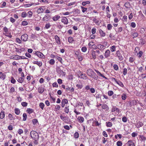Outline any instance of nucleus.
<instances>
[{
	"mask_svg": "<svg viewBox=\"0 0 146 146\" xmlns=\"http://www.w3.org/2000/svg\"><path fill=\"white\" fill-rule=\"evenodd\" d=\"M30 135L31 137L33 139H38L39 136L37 132L35 131H33L30 132Z\"/></svg>",
	"mask_w": 146,
	"mask_h": 146,
	"instance_id": "f257e3e1",
	"label": "nucleus"
},
{
	"mask_svg": "<svg viewBox=\"0 0 146 146\" xmlns=\"http://www.w3.org/2000/svg\"><path fill=\"white\" fill-rule=\"evenodd\" d=\"M34 53L36 55L40 58H44V55L41 52L39 51H35Z\"/></svg>",
	"mask_w": 146,
	"mask_h": 146,
	"instance_id": "f03ea898",
	"label": "nucleus"
},
{
	"mask_svg": "<svg viewBox=\"0 0 146 146\" xmlns=\"http://www.w3.org/2000/svg\"><path fill=\"white\" fill-rule=\"evenodd\" d=\"M61 22L65 25H67L68 23L67 18L66 17H62Z\"/></svg>",
	"mask_w": 146,
	"mask_h": 146,
	"instance_id": "7ed1b4c3",
	"label": "nucleus"
},
{
	"mask_svg": "<svg viewBox=\"0 0 146 146\" xmlns=\"http://www.w3.org/2000/svg\"><path fill=\"white\" fill-rule=\"evenodd\" d=\"M28 35L26 34H25L21 36V39L22 40L24 41H27L28 39Z\"/></svg>",
	"mask_w": 146,
	"mask_h": 146,
	"instance_id": "20e7f679",
	"label": "nucleus"
},
{
	"mask_svg": "<svg viewBox=\"0 0 146 146\" xmlns=\"http://www.w3.org/2000/svg\"><path fill=\"white\" fill-rule=\"evenodd\" d=\"M116 56L121 61L123 60V56H122L121 55V53L119 50L116 51Z\"/></svg>",
	"mask_w": 146,
	"mask_h": 146,
	"instance_id": "39448f33",
	"label": "nucleus"
},
{
	"mask_svg": "<svg viewBox=\"0 0 146 146\" xmlns=\"http://www.w3.org/2000/svg\"><path fill=\"white\" fill-rule=\"evenodd\" d=\"M94 73V72L90 69L88 70L87 71V74L90 76H91Z\"/></svg>",
	"mask_w": 146,
	"mask_h": 146,
	"instance_id": "423d86ee",
	"label": "nucleus"
},
{
	"mask_svg": "<svg viewBox=\"0 0 146 146\" xmlns=\"http://www.w3.org/2000/svg\"><path fill=\"white\" fill-rule=\"evenodd\" d=\"M68 103V100L66 99H64L61 102V106L63 108L65 106L66 104H67Z\"/></svg>",
	"mask_w": 146,
	"mask_h": 146,
	"instance_id": "0eeeda50",
	"label": "nucleus"
},
{
	"mask_svg": "<svg viewBox=\"0 0 146 146\" xmlns=\"http://www.w3.org/2000/svg\"><path fill=\"white\" fill-rule=\"evenodd\" d=\"M66 91L70 92H73L74 90V89L72 87L71 88L70 87L67 86H66Z\"/></svg>",
	"mask_w": 146,
	"mask_h": 146,
	"instance_id": "6e6552de",
	"label": "nucleus"
},
{
	"mask_svg": "<svg viewBox=\"0 0 146 146\" xmlns=\"http://www.w3.org/2000/svg\"><path fill=\"white\" fill-rule=\"evenodd\" d=\"M110 51L109 50H107L104 53V56L105 58H107L110 56Z\"/></svg>",
	"mask_w": 146,
	"mask_h": 146,
	"instance_id": "1a4fd4ad",
	"label": "nucleus"
},
{
	"mask_svg": "<svg viewBox=\"0 0 146 146\" xmlns=\"http://www.w3.org/2000/svg\"><path fill=\"white\" fill-rule=\"evenodd\" d=\"M33 63L34 64H36L39 66H41L42 65V63L41 61H34L33 62Z\"/></svg>",
	"mask_w": 146,
	"mask_h": 146,
	"instance_id": "9d476101",
	"label": "nucleus"
},
{
	"mask_svg": "<svg viewBox=\"0 0 146 146\" xmlns=\"http://www.w3.org/2000/svg\"><path fill=\"white\" fill-rule=\"evenodd\" d=\"M54 38L56 42L58 44H60V42L59 37L57 35H56L54 36Z\"/></svg>",
	"mask_w": 146,
	"mask_h": 146,
	"instance_id": "9b49d317",
	"label": "nucleus"
},
{
	"mask_svg": "<svg viewBox=\"0 0 146 146\" xmlns=\"http://www.w3.org/2000/svg\"><path fill=\"white\" fill-rule=\"evenodd\" d=\"M97 48L100 50H103L105 48V46L101 44H98L97 46Z\"/></svg>",
	"mask_w": 146,
	"mask_h": 146,
	"instance_id": "f8f14e48",
	"label": "nucleus"
},
{
	"mask_svg": "<svg viewBox=\"0 0 146 146\" xmlns=\"http://www.w3.org/2000/svg\"><path fill=\"white\" fill-rule=\"evenodd\" d=\"M60 18V16L58 15H56L52 17V19L54 21H56L58 20Z\"/></svg>",
	"mask_w": 146,
	"mask_h": 146,
	"instance_id": "ddd939ff",
	"label": "nucleus"
},
{
	"mask_svg": "<svg viewBox=\"0 0 146 146\" xmlns=\"http://www.w3.org/2000/svg\"><path fill=\"white\" fill-rule=\"evenodd\" d=\"M57 71L58 73L61 75H64V76L66 74L65 72H63L62 70L60 69H59Z\"/></svg>",
	"mask_w": 146,
	"mask_h": 146,
	"instance_id": "4468645a",
	"label": "nucleus"
},
{
	"mask_svg": "<svg viewBox=\"0 0 146 146\" xmlns=\"http://www.w3.org/2000/svg\"><path fill=\"white\" fill-rule=\"evenodd\" d=\"M143 125V123L141 122L138 121L136 125V126L137 128H139L142 126Z\"/></svg>",
	"mask_w": 146,
	"mask_h": 146,
	"instance_id": "2eb2a0df",
	"label": "nucleus"
},
{
	"mask_svg": "<svg viewBox=\"0 0 146 146\" xmlns=\"http://www.w3.org/2000/svg\"><path fill=\"white\" fill-rule=\"evenodd\" d=\"M5 116V112L3 111H2L0 113V118L1 119H3Z\"/></svg>",
	"mask_w": 146,
	"mask_h": 146,
	"instance_id": "dca6fc26",
	"label": "nucleus"
},
{
	"mask_svg": "<svg viewBox=\"0 0 146 146\" xmlns=\"http://www.w3.org/2000/svg\"><path fill=\"white\" fill-rule=\"evenodd\" d=\"M44 91V88L42 87H40L38 89V92L40 93H42Z\"/></svg>",
	"mask_w": 146,
	"mask_h": 146,
	"instance_id": "f3484780",
	"label": "nucleus"
},
{
	"mask_svg": "<svg viewBox=\"0 0 146 146\" xmlns=\"http://www.w3.org/2000/svg\"><path fill=\"white\" fill-rule=\"evenodd\" d=\"M127 143L129 146H135L134 143L132 141H129Z\"/></svg>",
	"mask_w": 146,
	"mask_h": 146,
	"instance_id": "a211bd4d",
	"label": "nucleus"
},
{
	"mask_svg": "<svg viewBox=\"0 0 146 146\" xmlns=\"http://www.w3.org/2000/svg\"><path fill=\"white\" fill-rule=\"evenodd\" d=\"M99 33H100V36H101L104 37V36L105 35V33L101 29L99 30Z\"/></svg>",
	"mask_w": 146,
	"mask_h": 146,
	"instance_id": "6ab92c4d",
	"label": "nucleus"
},
{
	"mask_svg": "<svg viewBox=\"0 0 146 146\" xmlns=\"http://www.w3.org/2000/svg\"><path fill=\"white\" fill-rule=\"evenodd\" d=\"M5 76L4 74L0 72V78L4 79L5 78Z\"/></svg>",
	"mask_w": 146,
	"mask_h": 146,
	"instance_id": "aec40b11",
	"label": "nucleus"
},
{
	"mask_svg": "<svg viewBox=\"0 0 146 146\" xmlns=\"http://www.w3.org/2000/svg\"><path fill=\"white\" fill-rule=\"evenodd\" d=\"M111 111L113 112L116 111V112L119 113V110L116 108H113L111 110Z\"/></svg>",
	"mask_w": 146,
	"mask_h": 146,
	"instance_id": "412c9836",
	"label": "nucleus"
},
{
	"mask_svg": "<svg viewBox=\"0 0 146 146\" xmlns=\"http://www.w3.org/2000/svg\"><path fill=\"white\" fill-rule=\"evenodd\" d=\"M27 111L29 114H30L34 112V110L32 109L27 108Z\"/></svg>",
	"mask_w": 146,
	"mask_h": 146,
	"instance_id": "4be33fe9",
	"label": "nucleus"
},
{
	"mask_svg": "<svg viewBox=\"0 0 146 146\" xmlns=\"http://www.w3.org/2000/svg\"><path fill=\"white\" fill-rule=\"evenodd\" d=\"M68 41L70 43H72L74 41L73 37H69L68 38Z\"/></svg>",
	"mask_w": 146,
	"mask_h": 146,
	"instance_id": "5701e85b",
	"label": "nucleus"
},
{
	"mask_svg": "<svg viewBox=\"0 0 146 146\" xmlns=\"http://www.w3.org/2000/svg\"><path fill=\"white\" fill-rule=\"evenodd\" d=\"M92 78H93L94 79L97 80L98 79V77L96 74L94 73L91 76Z\"/></svg>",
	"mask_w": 146,
	"mask_h": 146,
	"instance_id": "b1692460",
	"label": "nucleus"
},
{
	"mask_svg": "<svg viewBox=\"0 0 146 146\" xmlns=\"http://www.w3.org/2000/svg\"><path fill=\"white\" fill-rule=\"evenodd\" d=\"M43 9L42 8L40 7L37 10V12L39 14L43 13Z\"/></svg>",
	"mask_w": 146,
	"mask_h": 146,
	"instance_id": "393cba45",
	"label": "nucleus"
},
{
	"mask_svg": "<svg viewBox=\"0 0 146 146\" xmlns=\"http://www.w3.org/2000/svg\"><path fill=\"white\" fill-rule=\"evenodd\" d=\"M146 43V41L145 40L141 39H140L139 43L140 44H141V45H143L145 44Z\"/></svg>",
	"mask_w": 146,
	"mask_h": 146,
	"instance_id": "a878e982",
	"label": "nucleus"
},
{
	"mask_svg": "<svg viewBox=\"0 0 146 146\" xmlns=\"http://www.w3.org/2000/svg\"><path fill=\"white\" fill-rule=\"evenodd\" d=\"M78 119L80 123H82L84 121V118L82 117H78Z\"/></svg>",
	"mask_w": 146,
	"mask_h": 146,
	"instance_id": "bb28decb",
	"label": "nucleus"
},
{
	"mask_svg": "<svg viewBox=\"0 0 146 146\" xmlns=\"http://www.w3.org/2000/svg\"><path fill=\"white\" fill-rule=\"evenodd\" d=\"M24 80V78L22 77H20L17 80V81L19 83H22L23 82Z\"/></svg>",
	"mask_w": 146,
	"mask_h": 146,
	"instance_id": "cd10ccee",
	"label": "nucleus"
},
{
	"mask_svg": "<svg viewBox=\"0 0 146 146\" xmlns=\"http://www.w3.org/2000/svg\"><path fill=\"white\" fill-rule=\"evenodd\" d=\"M116 83L121 87H123L124 86L123 84L120 81H117Z\"/></svg>",
	"mask_w": 146,
	"mask_h": 146,
	"instance_id": "c85d7f7f",
	"label": "nucleus"
},
{
	"mask_svg": "<svg viewBox=\"0 0 146 146\" xmlns=\"http://www.w3.org/2000/svg\"><path fill=\"white\" fill-rule=\"evenodd\" d=\"M15 113L17 115H19L20 113V110L18 108H15Z\"/></svg>",
	"mask_w": 146,
	"mask_h": 146,
	"instance_id": "c756f323",
	"label": "nucleus"
},
{
	"mask_svg": "<svg viewBox=\"0 0 146 146\" xmlns=\"http://www.w3.org/2000/svg\"><path fill=\"white\" fill-rule=\"evenodd\" d=\"M106 126L108 127H111L112 125V124L110 122H106Z\"/></svg>",
	"mask_w": 146,
	"mask_h": 146,
	"instance_id": "7c9ffc66",
	"label": "nucleus"
},
{
	"mask_svg": "<svg viewBox=\"0 0 146 146\" xmlns=\"http://www.w3.org/2000/svg\"><path fill=\"white\" fill-rule=\"evenodd\" d=\"M23 121H25L26 120L27 117V115L26 113H23Z\"/></svg>",
	"mask_w": 146,
	"mask_h": 146,
	"instance_id": "2f4dec72",
	"label": "nucleus"
},
{
	"mask_svg": "<svg viewBox=\"0 0 146 146\" xmlns=\"http://www.w3.org/2000/svg\"><path fill=\"white\" fill-rule=\"evenodd\" d=\"M55 62V61L54 59H51L49 60V63L51 65H53L54 64Z\"/></svg>",
	"mask_w": 146,
	"mask_h": 146,
	"instance_id": "473e14b6",
	"label": "nucleus"
},
{
	"mask_svg": "<svg viewBox=\"0 0 146 146\" xmlns=\"http://www.w3.org/2000/svg\"><path fill=\"white\" fill-rule=\"evenodd\" d=\"M81 7L82 9V12L84 13L85 11H86L88 9L87 8H85L83 6H81Z\"/></svg>",
	"mask_w": 146,
	"mask_h": 146,
	"instance_id": "72a5a7b5",
	"label": "nucleus"
},
{
	"mask_svg": "<svg viewBox=\"0 0 146 146\" xmlns=\"http://www.w3.org/2000/svg\"><path fill=\"white\" fill-rule=\"evenodd\" d=\"M121 98L123 100H125L127 96L125 94H123L121 96Z\"/></svg>",
	"mask_w": 146,
	"mask_h": 146,
	"instance_id": "f704fd0d",
	"label": "nucleus"
},
{
	"mask_svg": "<svg viewBox=\"0 0 146 146\" xmlns=\"http://www.w3.org/2000/svg\"><path fill=\"white\" fill-rule=\"evenodd\" d=\"M44 105L43 103H40L39 104V107L42 110H43L44 107Z\"/></svg>",
	"mask_w": 146,
	"mask_h": 146,
	"instance_id": "c9c22d12",
	"label": "nucleus"
},
{
	"mask_svg": "<svg viewBox=\"0 0 146 146\" xmlns=\"http://www.w3.org/2000/svg\"><path fill=\"white\" fill-rule=\"evenodd\" d=\"M42 20L43 21H47L48 20V17L46 15H45L44 17L43 18Z\"/></svg>",
	"mask_w": 146,
	"mask_h": 146,
	"instance_id": "e433bc0d",
	"label": "nucleus"
},
{
	"mask_svg": "<svg viewBox=\"0 0 146 146\" xmlns=\"http://www.w3.org/2000/svg\"><path fill=\"white\" fill-rule=\"evenodd\" d=\"M116 46H113L111 47L110 50L112 52H114L115 50Z\"/></svg>",
	"mask_w": 146,
	"mask_h": 146,
	"instance_id": "4c0bfd02",
	"label": "nucleus"
},
{
	"mask_svg": "<svg viewBox=\"0 0 146 146\" xmlns=\"http://www.w3.org/2000/svg\"><path fill=\"white\" fill-rule=\"evenodd\" d=\"M90 3V2L89 1H86L85 2H83L82 3V5L83 6H85L86 4H89Z\"/></svg>",
	"mask_w": 146,
	"mask_h": 146,
	"instance_id": "58836bf2",
	"label": "nucleus"
},
{
	"mask_svg": "<svg viewBox=\"0 0 146 146\" xmlns=\"http://www.w3.org/2000/svg\"><path fill=\"white\" fill-rule=\"evenodd\" d=\"M14 60H19L20 59V56L18 55H13Z\"/></svg>",
	"mask_w": 146,
	"mask_h": 146,
	"instance_id": "ea45409f",
	"label": "nucleus"
},
{
	"mask_svg": "<svg viewBox=\"0 0 146 146\" xmlns=\"http://www.w3.org/2000/svg\"><path fill=\"white\" fill-rule=\"evenodd\" d=\"M27 15V14L25 12H23L21 13V17L23 18L25 17Z\"/></svg>",
	"mask_w": 146,
	"mask_h": 146,
	"instance_id": "a19ab883",
	"label": "nucleus"
},
{
	"mask_svg": "<svg viewBox=\"0 0 146 146\" xmlns=\"http://www.w3.org/2000/svg\"><path fill=\"white\" fill-rule=\"evenodd\" d=\"M141 139L142 141H145L146 139V137L143 135H141L140 136Z\"/></svg>",
	"mask_w": 146,
	"mask_h": 146,
	"instance_id": "79ce46f5",
	"label": "nucleus"
},
{
	"mask_svg": "<svg viewBox=\"0 0 146 146\" xmlns=\"http://www.w3.org/2000/svg\"><path fill=\"white\" fill-rule=\"evenodd\" d=\"M8 117L10 120H12L14 119V118L13 117L11 113H9V114Z\"/></svg>",
	"mask_w": 146,
	"mask_h": 146,
	"instance_id": "37998d69",
	"label": "nucleus"
},
{
	"mask_svg": "<svg viewBox=\"0 0 146 146\" xmlns=\"http://www.w3.org/2000/svg\"><path fill=\"white\" fill-rule=\"evenodd\" d=\"M21 104L23 107H26L27 106V103L25 102H23L21 103Z\"/></svg>",
	"mask_w": 146,
	"mask_h": 146,
	"instance_id": "c03bdc74",
	"label": "nucleus"
},
{
	"mask_svg": "<svg viewBox=\"0 0 146 146\" xmlns=\"http://www.w3.org/2000/svg\"><path fill=\"white\" fill-rule=\"evenodd\" d=\"M127 69L126 68H124L123 69V74L124 75H126L127 74Z\"/></svg>",
	"mask_w": 146,
	"mask_h": 146,
	"instance_id": "a18cd8bd",
	"label": "nucleus"
},
{
	"mask_svg": "<svg viewBox=\"0 0 146 146\" xmlns=\"http://www.w3.org/2000/svg\"><path fill=\"white\" fill-rule=\"evenodd\" d=\"M68 107H66L64 108V112L66 113H68L69 111V109L68 108Z\"/></svg>",
	"mask_w": 146,
	"mask_h": 146,
	"instance_id": "49530a36",
	"label": "nucleus"
},
{
	"mask_svg": "<svg viewBox=\"0 0 146 146\" xmlns=\"http://www.w3.org/2000/svg\"><path fill=\"white\" fill-rule=\"evenodd\" d=\"M79 136V133L77 132H76L74 134V137L76 138H78Z\"/></svg>",
	"mask_w": 146,
	"mask_h": 146,
	"instance_id": "de8ad7c7",
	"label": "nucleus"
},
{
	"mask_svg": "<svg viewBox=\"0 0 146 146\" xmlns=\"http://www.w3.org/2000/svg\"><path fill=\"white\" fill-rule=\"evenodd\" d=\"M107 27L108 30H110L112 27V26L110 24H108L107 25Z\"/></svg>",
	"mask_w": 146,
	"mask_h": 146,
	"instance_id": "09e8293b",
	"label": "nucleus"
},
{
	"mask_svg": "<svg viewBox=\"0 0 146 146\" xmlns=\"http://www.w3.org/2000/svg\"><path fill=\"white\" fill-rule=\"evenodd\" d=\"M87 48L85 46H84L82 47L81 48V50L82 52H85L87 50Z\"/></svg>",
	"mask_w": 146,
	"mask_h": 146,
	"instance_id": "8fccbe9b",
	"label": "nucleus"
},
{
	"mask_svg": "<svg viewBox=\"0 0 146 146\" xmlns=\"http://www.w3.org/2000/svg\"><path fill=\"white\" fill-rule=\"evenodd\" d=\"M22 25L23 26L26 25H28V22L26 21H23L22 23Z\"/></svg>",
	"mask_w": 146,
	"mask_h": 146,
	"instance_id": "3c124183",
	"label": "nucleus"
},
{
	"mask_svg": "<svg viewBox=\"0 0 146 146\" xmlns=\"http://www.w3.org/2000/svg\"><path fill=\"white\" fill-rule=\"evenodd\" d=\"M117 146H121L122 143L121 141H118L117 143Z\"/></svg>",
	"mask_w": 146,
	"mask_h": 146,
	"instance_id": "603ef678",
	"label": "nucleus"
},
{
	"mask_svg": "<svg viewBox=\"0 0 146 146\" xmlns=\"http://www.w3.org/2000/svg\"><path fill=\"white\" fill-rule=\"evenodd\" d=\"M113 92L112 91H109L108 92V94L109 96H111L113 95Z\"/></svg>",
	"mask_w": 146,
	"mask_h": 146,
	"instance_id": "864d4df0",
	"label": "nucleus"
},
{
	"mask_svg": "<svg viewBox=\"0 0 146 146\" xmlns=\"http://www.w3.org/2000/svg\"><path fill=\"white\" fill-rule=\"evenodd\" d=\"M23 131L22 129H19L18 131V133L20 135L22 133H23Z\"/></svg>",
	"mask_w": 146,
	"mask_h": 146,
	"instance_id": "5fc2aeb1",
	"label": "nucleus"
},
{
	"mask_svg": "<svg viewBox=\"0 0 146 146\" xmlns=\"http://www.w3.org/2000/svg\"><path fill=\"white\" fill-rule=\"evenodd\" d=\"M113 68L115 70H117L118 69V66L117 65L115 64L113 65Z\"/></svg>",
	"mask_w": 146,
	"mask_h": 146,
	"instance_id": "6e6d98bb",
	"label": "nucleus"
},
{
	"mask_svg": "<svg viewBox=\"0 0 146 146\" xmlns=\"http://www.w3.org/2000/svg\"><path fill=\"white\" fill-rule=\"evenodd\" d=\"M143 54V52L141 51H140L139 53H138V57L139 58L141 57Z\"/></svg>",
	"mask_w": 146,
	"mask_h": 146,
	"instance_id": "4d7b16f0",
	"label": "nucleus"
},
{
	"mask_svg": "<svg viewBox=\"0 0 146 146\" xmlns=\"http://www.w3.org/2000/svg\"><path fill=\"white\" fill-rule=\"evenodd\" d=\"M138 34L137 33H134L133 34V38H134L135 37H136L138 36Z\"/></svg>",
	"mask_w": 146,
	"mask_h": 146,
	"instance_id": "13d9d810",
	"label": "nucleus"
},
{
	"mask_svg": "<svg viewBox=\"0 0 146 146\" xmlns=\"http://www.w3.org/2000/svg\"><path fill=\"white\" fill-rule=\"evenodd\" d=\"M11 82L13 84H15L16 82V80L13 77L11 78Z\"/></svg>",
	"mask_w": 146,
	"mask_h": 146,
	"instance_id": "bf43d9fd",
	"label": "nucleus"
},
{
	"mask_svg": "<svg viewBox=\"0 0 146 146\" xmlns=\"http://www.w3.org/2000/svg\"><path fill=\"white\" fill-rule=\"evenodd\" d=\"M50 25L49 23H48L46 25L45 28L46 29H48L50 27Z\"/></svg>",
	"mask_w": 146,
	"mask_h": 146,
	"instance_id": "052dcab7",
	"label": "nucleus"
},
{
	"mask_svg": "<svg viewBox=\"0 0 146 146\" xmlns=\"http://www.w3.org/2000/svg\"><path fill=\"white\" fill-rule=\"evenodd\" d=\"M52 86L53 87H58V85L56 82H54L52 84Z\"/></svg>",
	"mask_w": 146,
	"mask_h": 146,
	"instance_id": "680f3d73",
	"label": "nucleus"
},
{
	"mask_svg": "<svg viewBox=\"0 0 146 146\" xmlns=\"http://www.w3.org/2000/svg\"><path fill=\"white\" fill-rule=\"evenodd\" d=\"M60 118L63 121H64L66 119V117L63 116L62 115L60 116Z\"/></svg>",
	"mask_w": 146,
	"mask_h": 146,
	"instance_id": "e2e57ef3",
	"label": "nucleus"
},
{
	"mask_svg": "<svg viewBox=\"0 0 146 146\" xmlns=\"http://www.w3.org/2000/svg\"><path fill=\"white\" fill-rule=\"evenodd\" d=\"M95 52L94 51L92 52V56L93 58L95 59L96 58V55L95 54Z\"/></svg>",
	"mask_w": 146,
	"mask_h": 146,
	"instance_id": "0e129e2a",
	"label": "nucleus"
},
{
	"mask_svg": "<svg viewBox=\"0 0 146 146\" xmlns=\"http://www.w3.org/2000/svg\"><path fill=\"white\" fill-rule=\"evenodd\" d=\"M16 41L19 44L21 43L22 42L21 40L18 38H16Z\"/></svg>",
	"mask_w": 146,
	"mask_h": 146,
	"instance_id": "69168bd1",
	"label": "nucleus"
},
{
	"mask_svg": "<svg viewBox=\"0 0 146 146\" xmlns=\"http://www.w3.org/2000/svg\"><path fill=\"white\" fill-rule=\"evenodd\" d=\"M76 87L78 88V89H81L83 87V86L82 84H77Z\"/></svg>",
	"mask_w": 146,
	"mask_h": 146,
	"instance_id": "338daca9",
	"label": "nucleus"
},
{
	"mask_svg": "<svg viewBox=\"0 0 146 146\" xmlns=\"http://www.w3.org/2000/svg\"><path fill=\"white\" fill-rule=\"evenodd\" d=\"M122 121L124 122H126L127 121V119L125 117H124L122 118Z\"/></svg>",
	"mask_w": 146,
	"mask_h": 146,
	"instance_id": "774afa93",
	"label": "nucleus"
}]
</instances>
